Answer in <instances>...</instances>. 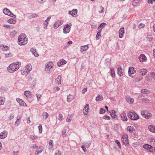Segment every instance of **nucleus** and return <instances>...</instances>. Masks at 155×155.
I'll use <instances>...</instances> for the list:
<instances>
[{
  "instance_id": "13d9d810",
  "label": "nucleus",
  "mask_w": 155,
  "mask_h": 155,
  "mask_svg": "<svg viewBox=\"0 0 155 155\" xmlns=\"http://www.w3.org/2000/svg\"><path fill=\"white\" fill-rule=\"evenodd\" d=\"M38 16V15L36 14H31V17L32 18H36Z\"/></svg>"
},
{
  "instance_id": "7ed1b4c3",
  "label": "nucleus",
  "mask_w": 155,
  "mask_h": 155,
  "mask_svg": "<svg viewBox=\"0 0 155 155\" xmlns=\"http://www.w3.org/2000/svg\"><path fill=\"white\" fill-rule=\"evenodd\" d=\"M128 117L133 120H136L139 118L138 115L134 111L129 112L128 114Z\"/></svg>"
},
{
  "instance_id": "f3484780",
  "label": "nucleus",
  "mask_w": 155,
  "mask_h": 155,
  "mask_svg": "<svg viewBox=\"0 0 155 155\" xmlns=\"http://www.w3.org/2000/svg\"><path fill=\"white\" fill-rule=\"evenodd\" d=\"M141 113L142 114H143V116L147 119H149L151 115V114L148 113H145L144 111L142 112Z\"/></svg>"
},
{
  "instance_id": "3c124183",
  "label": "nucleus",
  "mask_w": 155,
  "mask_h": 155,
  "mask_svg": "<svg viewBox=\"0 0 155 155\" xmlns=\"http://www.w3.org/2000/svg\"><path fill=\"white\" fill-rule=\"evenodd\" d=\"M103 118L105 120H110V117L108 115H104V116Z\"/></svg>"
},
{
  "instance_id": "7c9ffc66",
  "label": "nucleus",
  "mask_w": 155,
  "mask_h": 155,
  "mask_svg": "<svg viewBox=\"0 0 155 155\" xmlns=\"http://www.w3.org/2000/svg\"><path fill=\"white\" fill-rule=\"evenodd\" d=\"M143 147L147 150L150 149L152 148V146L148 144H145L143 146Z\"/></svg>"
},
{
  "instance_id": "cd10ccee",
  "label": "nucleus",
  "mask_w": 155,
  "mask_h": 155,
  "mask_svg": "<svg viewBox=\"0 0 155 155\" xmlns=\"http://www.w3.org/2000/svg\"><path fill=\"white\" fill-rule=\"evenodd\" d=\"M3 12L4 14L8 15L10 12V11L6 8H4L3 10Z\"/></svg>"
},
{
  "instance_id": "2eb2a0df",
  "label": "nucleus",
  "mask_w": 155,
  "mask_h": 155,
  "mask_svg": "<svg viewBox=\"0 0 155 155\" xmlns=\"http://www.w3.org/2000/svg\"><path fill=\"white\" fill-rule=\"evenodd\" d=\"M66 61L64 59L60 60L57 63V64L58 66H61V65L65 64L66 63Z\"/></svg>"
},
{
  "instance_id": "052dcab7",
  "label": "nucleus",
  "mask_w": 155,
  "mask_h": 155,
  "mask_svg": "<svg viewBox=\"0 0 155 155\" xmlns=\"http://www.w3.org/2000/svg\"><path fill=\"white\" fill-rule=\"evenodd\" d=\"M3 27L6 28H7L10 29L11 28V26L9 25H4Z\"/></svg>"
},
{
  "instance_id": "864d4df0",
  "label": "nucleus",
  "mask_w": 155,
  "mask_h": 155,
  "mask_svg": "<svg viewBox=\"0 0 155 155\" xmlns=\"http://www.w3.org/2000/svg\"><path fill=\"white\" fill-rule=\"evenodd\" d=\"M49 145L51 146V148H53V147L54 144L52 140H50L49 143Z\"/></svg>"
},
{
  "instance_id": "bb28decb",
  "label": "nucleus",
  "mask_w": 155,
  "mask_h": 155,
  "mask_svg": "<svg viewBox=\"0 0 155 155\" xmlns=\"http://www.w3.org/2000/svg\"><path fill=\"white\" fill-rule=\"evenodd\" d=\"M0 48L4 51H7L9 49V47L3 45H1Z\"/></svg>"
},
{
  "instance_id": "bf43d9fd",
  "label": "nucleus",
  "mask_w": 155,
  "mask_h": 155,
  "mask_svg": "<svg viewBox=\"0 0 155 155\" xmlns=\"http://www.w3.org/2000/svg\"><path fill=\"white\" fill-rule=\"evenodd\" d=\"M71 117L69 116H68V117H67V118L66 119V121L67 122H70L71 121Z\"/></svg>"
},
{
  "instance_id": "20e7f679",
  "label": "nucleus",
  "mask_w": 155,
  "mask_h": 155,
  "mask_svg": "<svg viewBox=\"0 0 155 155\" xmlns=\"http://www.w3.org/2000/svg\"><path fill=\"white\" fill-rule=\"evenodd\" d=\"M71 26V23L65 25L63 29V33L64 34L68 33L70 31Z\"/></svg>"
},
{
  "instance_id": "0eeeda50",
  "label": "nucleus",
  "mask_w": 155,
  "mask_h": 155,
  "mask_svg": "<svg viewBox=\"0 0 155 155\" xmlns=\"http://www.w3.org/2000/svg\"><path fill=\"white\" fill-rule=\"evenodd\" d=\"M63 23V21L61 20H58L55 21L54 24L53 28L54 29H57L59 26Z\"/></svg>"
},
{
  "instance_id": "4c0bfd02",
  "label": "nucleus",
  "mask_w": 155,
  "mask_h": 155,
  "mask_svg": "<svg viewBox=\"0 0 155 155\" xmlns=\"http://www.w3.org/2000/svg\"><path fill=\"white\" fill-rule=\"evenodd\" d=\"M101 30L100 29V30H98V31L96 35V40H98L100 38V37H101Z\"/></svg>"
},
{
  "instance_id": "ddd939ff",
  "label": "nucleus",
  "mask_w": 155,
  "mask_h": 155,
  "mask_svg": "<svg viewBox=\"0 0 155 155\" xmlns=\"http://www.w3.org/2000/svg\"><path fill=\"white\" fill-rule=\"evenodd\" d=\"M119 37L122 38L124 35V27L121 28L119 31Z\"/></svg>"
},
{
  "instance_id": "09e8293b",
  "label": "nucleus",
  "mask_w": 155,
  "mask_h": 155,
  "mask_svg": "<svg viewBox=\"0 0 155 155\" xmlns=\"http://www.w3.org/2000/svg\"><path fill=\"white\" fill-rule=\"evenodd\" d=\"M5 57L7 58L10 57L12 56V55L10 53L8 54H5Z\"/></svg>"
},
{
  "instance_id": "5fc2aeb1",
  "label": "nucleus",
  "mask_w": 155,
  "mask_h": 155,
  "mask_svg": "<svg viewBox=\"0 0 155 155\" xmlns=\"http://www.w3.org/2000/svg\"><path fill=\"white\" fill-rule=\"evenodd\" d=\"M8 15L14 18H15L16 17V15L12 13L11 12Z\"/></svg>"
},
{
  "instance_id": "e2e57ef3",
  "label": "nucleus",
  "mask_w": 155,
  "mask_h": 155,
  "mask_svg": "<svg viewBox=\"0 0 155 155\" xmlns=\"http://www.w3.org/2000/svg\"><path fill=\"white\" fill-rule=\"evenodd\" d=\"M62 115L61 114H59L58 115V119L59 120H61L62 119Z\"/></svg>"
},
{
  "instance_id": "4468645a",
  "label": "nucleus",
  "mask_w": 155,
  "mask_h": 155,
  "mask_svg": "<svg viewBox=\"0 0 155 155\" xmlns=\"http://www.w3.org/2000/svg\"><path fill=\"white\" fill-rule=\"evenodd\" d=\"M139 59L140 62H143L146 60V57L143 54H141L139 57Z\"/></svg>"
},
{
  "instance_id": "774afa93",
  "label": "nucleus",
  "mask_w": 155,
  "mask_h": 155,
  "mask_svg": "<svg viewBox=\"0 0 155 155\" xmlns=\"http://www.w3.org/2000/svg\"><path fill=\"white\" fill-rule=\"evenodd\" d=\"M19 152V151H13L11 155H17Z\"/></svg>"
},
{
  "instance_id": "49530a36",
  "label": "nucleus",
  "mask_w": 155,
  "mask_h": 155,
  "mask_svg": "<svg viewBox=\"0 0 155 155\" xmlns=\"http://www.w3.org/2000/svg\"><path fill=\"white\" fill-rule=\"evenodd\" d=\"M68 127H66L65 128H64V130L62 131V135L64 136H66V135L65 134L66 132V129L65 128H67Z\"/></svg>"
},
{
  "instance_id": "b1692460",
  "label": "nucleus",
  "mask_w": 155,
  "mask_h": 155,
  "mask_svg": "<svg viewBox=\"0 0 155 155\" xmlns=\"http://www.w3.org/2000/svg\"><path fill=\"white\" fill-rule=\"evenodd\" d=\"M8 22L10 24H14L16 23V20L15 18H11L8 21Z\"/></svg>"
},
{
  "instance_id": "79ce46f5",
  "label": "nucleus",
  "mask_w": 155,
  "mask_h": 155,
  "mask_svg": "<svg viewBox=\"0 0 155 155\" xmlns=\"http://www.w3.org/2000/svg\"><path fill=\"white\" fill-rule=\"evenodd\" d=\"M48 23V21H45L43 24V27L44 29H46L47 28Z\"/></svg>"
},
{
  "instance_id": "c85d7f7f",
  "label": "nucleus",
  "mask_w": 155,
  "mask_h": 155,
  "mask_svg": "<svg viewBox=\"0 0 155 155\" xmlns=\"http://www.w3.org/2000/svg\"><path fill=\"white\" fill-rule=\"evenodd\" d=\"M5 100V97H0V105L4 104Z\"/></svg>"
},
{
  "instance_id": "6ab92c4d",
  "label": "nucleus",
  "mask_w": 155,
  "mask_h": 155,
  "mask_svg": "<svg viewBox=\"0 0 155 155\" xmlns=\"http://www.w3.org/2000/svg\"><path fill=\"white\" fill-rule=\"evenodd\" d=\"M32 67L31 64H29L25 66V70L28 73L29 72L32 70Z\"/></svg>"
},
{
  "instance_id": "473e14b6",
  "label": "nucleus",
  "mask_w": 155,
  "mask_h": 155,
  "mask_svg": "<svg viewBox=\"0 0 155 155\" xmlns=\"http://www.w3.org/2000/svg\"><path fill=\"white\" fill-rule=\"evenodd\" d=\"M110 74L111 76L113 78H114L115 77V74L114 68H111L110 69Z\"/></svg>"
},
{
  "instance_id": "4be33fe9",
  "label": "nucleus",
  "mask_w": 155,
  "mask_h": 155,
  "mask_svg": "<svg viewBox=\"0 0 155 155\" xmlns=\"http://www.w3.org/2000/svg\"><path fill=\"white\" fill-rule=\"evenodd\" d=\"M61 77L60 75H58L57 78L55 79V82L56 84H61Z\"/></svg>"
},
{
  "instance_id": "f03ea898",
  "label": "nucleus",
  "mask_w": 155,
  "mask_h": 155,
  "mask_svg": "<svg viewBox=\"0 0 155 155\" xmlns=\"http://www.w3.org/2000/svg\"><path fill=\"white\" fill-rule=\"evenodd\" d=\"M25 34L22 33L18 37V44L20 45H25L28 42V39Z\"/></svg>"
},
{
  "instance_id": "39448f33",
  "label": "nucleus",
  "mask_w": 155,
  "mask_h": 155,
  "mask_svg": "<svg viewBox=\"0 0 155 155\" xmlns=\"http://www.w3.org/2000/svg\"><path fill=\"white\" fill-rule=\"evenodd\" d=\"M53 64L52 62H49L45 66V70L47 71H52L53 70Z\"/></svg>"
},
{
  "instance_id": "72a5a7b5",
  "label": "nucleus",
  "mask_w": 155,
  "mask_h": 155,
  "mask_svg": "<svg viewBox=\"0 0 155 155\" xmlns=\"http://www.w3.org/2000/svg\"><path fill=\"white\" fill-rule=\"evenodd\" d=\"M29 137L32 141H34L35 139L37 138L38 137L34 134H31L30 135Z\"/></svg>"
},
{
  "instance_id": "f257e3e1",
  "label": "nucleus",
  "mask_w": 155,
  "mask_h": 155,
  "mask_svg": "<svg viewBox=\"0 0 155 155\" xmlns=\"http://www.w3.org/2000/svg\"><path fill=\"white\" fill-rule=\"evenodd\" d=\"M21 65V63L20 62H16L9 65L7 68L8 71L12 73L17 70Z\"/></svg>"
},
{
  "instance_id": "f704fd0d",
  "label": "nucleus",
  "mask_w": 155,
  "mask_h": 155,
  "mask_svg": "<svg viewBox=\"0 0 155 155\" xmlns=\"http://www.w3.org/2000/svg\"><path fill=\"white\" fill-rule=\"evenodd\" d=\"M31 51L32 53L34 55L35 57H38V56L39 55L37 53L35 49H34L33 48H31Z\"/></svg>"
},
{
  "instance_id": "a211bd4d",
  "label": "nucleus",
  "mask_w": 155,
  "mask_h": 155,
  "mask_svg": "<svg viewBox=\"0 0 155 155\" xmlns=\"http://www.w3.org/2000/svg\"><path fill=\"white\" fill-rule=\"evenodd\" d=\"M16 101L19 103L20 106H24L26 104L20 98H17Z\"/></svg>"
},
{
  "instance_id": "69168bd1",
  "label": "nucleus",
  "mask_w": 155,
  "mask_h": 155,
  "mask_svg": "<svg viewBox=\"0 0 155 155\" xmlns=\"http://www.w3.org/2000/svg\"><path fill=\"white\" fill-rule=\"evenodd\" d=\"M36 96L38 99V101H39V99L41 97V95L39 94H36Z\"/></svg>"
},
{
  "instance_id": "c756f323",
  "label": "nucleus",
  "mask_w": 155,
  "mask_h": 155,
  "mask_svg": "<svg viewBox=\"0 0 155 155\" xmlns=\"http://www.w3.org/2000/svg\"><path fill=\"white\" fill-rule=\"evenodd\" d=\"M147 71V70L145 69H142L140 70V72L142 75H145Z\"/></svg>"
},
{
  "instance_id": "c03bdc74",
  "label": "nucleus",
  "mask_w": 155,
  "mask_h": 155,
  "mask_svg": "<svg viewBox=\"0 0 155 155\" xmlns=\"http://www.w3.org/2000/svg\"><path fill=\"white\" fill-rule=\"evenodd\" d=\"M147 40L149 41H150L151 40H152L153 39V37L152 36L150 35H147Z\"/></svg>"
},
{
  "instance_id": "338daca9",
  "label": "nucleus",
  "mask_w": 155,
  "mask_h": 155,
  "mask_svg": "<svg viewBox=\"0 0 155 155\" xmlns=\"http://www.w3.org/2000/svg\"><path fill=\"white\" fill-rule=\"evenodd\" d=\"M100 8L101 9V11H99V12L100 13H102L104 12V8L101 6H100Z\"/></svg>"
},
{
  "instance_id": "8fccbe9b",
  "label": "nucleus",
  "mask_w": 155,
  "mask_h": 155,
  "mask_svg": "<svg viewBox=\"0 0 155 155\" xmlns=\"http://www.w3.org/2000/svg\"><path fill=\"white\" fill-rule=\"evenodd\" d=\"M115 143L117 144V146L120 148H121V146L120 142L118 140H116L115 141Z\"/></svg>"
},
{
  "instance_id": "9d476101",
  "label": "nucleus",
  "mask_w": 155,
  "mask_h": 155,
  "mask_svg": "<svg viewBox=\"0 0 155 155\" xmlns=\"http://www.w3.org/2000/svg\"><path fill=\"white\" fill-rule=\"evenodd\" d=\"M8 132L6 130H4L0 134V138L3 139L6 137L7 136Z\"/></svg>"
},
{
  "instance_id": "aec40b11",
  "label": "nucleus",
  "mask_w": 155,
  "mask_h": 155,
  "mask_svg": "<svg viewBox=\"0 0 155 155\" xmlns=\"http://www.w3.org/2000/svg\"><path fill=\"white\" fill-rule=\"evenodd\" d=\"M149 130L152 133H155V126L154 125H150L148 127Z\"/></svg>"
},
{
  "instance_id": "dca6fc26",
  "label": "nucleus",
  "mask_w": 155,
  "mask_h": 155,
  "mask_svg": "<svg viewBox=\"0 0 155 155\" xmlns=\"http://www.w3.org/2000/svg\"><path fill=\"white\" fill-rule=\"evenodd\" d=\"M89 109V104H87L85 106L83 110V112L84 115H87L88 114V110Z\"/></svg>"
},
{
  "instance_id": "6e6d98bb",
  "label": "nucleus",
  "mask_w": 155,
  "mask_h": 155,
  "mask_svg": "<svg viewBox=\"0 0 155 155\" xmlns=\"http://www.w3.org/2000/svg\"><path fill=\"white\" fill-rule=\"evenodd\" d=\"M61 153L60 151L57 150L56 151L54 155H61Z\"/></svg>"
},
{
  "instance_id": "1a4fd4ad",
  "label": "nucleus",
  "mask_w": 155,
  "mask_h": 155,
  "mask_svg": "<svg viewBox=\"0 0 155 155\" xmlns=\"http://www.w3.org/2000/svg\"><path fill=\"white\" fill-rule=\"evenodd\" d=\"M128 74L129 76L133 77V76H132V74H134L135 72L136 71L134 70V69L133 67H130L129 68L128 70Z\"/></svg>"
},
{
  "instance_id": "0e129e2a",
  "label": "nucleus",
  "mask_w": 155,
  "mask_h": 155,
  "mask_svg": "<svg viewBox=\"0 0 155 155\" xmlns=\"http://www.w3.org/2000/svg\"><path fill=\"white\" fill-rule=\"evenodd\" d=\"M110 114L111 116H112V115H113L114 116H116V112L114 110H112V112H111Z\"/></svg>"
},
{
  "instance_id": "e433bc0d",
  "label": "nucleus",
  "mask_w": 155,
  "mask_h": 155,
  "mask_svg": "<svg viewBox=\"0 0 155 155\" xmlns=\"http://www.w3.org/2000/svg\"><path fill=\"white\" fill-rule=\"evenodd\" d=\"M73 99V96L72 95H69L67 97V101L68 102H70Z\"/></svg>"
},
{
  "instance_id": "4d7b16f0",
  "label": "nucleus",
  "mask_w": 155,
  "mask_h": 155,
  "mask_svg": "<svg viewBox=\"0 0 155 155\" xmlns=\"http://www.w3.org/2000/svg\"><path fill=\"white\" fill-rule=\"evenodd\" d=\"M145 25V24L141 23L138 26V28H143Z\"/></svg>"
},
{
  "instance_id": "a18cd8bd",
  "label": "nucleus",
  "mask_w": 155,
  "mask_h": 155,
  "mask_svg": "<svg viewBox=\"0 0 155 155\" xmlns=\"http://www.w3.org/2000/svg\"><path fill=\"white\" fill-rule=\"evenodd\" d=\"M106 110L103 108H101L100 111V113L101 114H104Z\"/></svg>"
},
{
  "instance_id": "412c9836",
  "label": "nucleus",
  "mask_w": 155,
  "mask_h": 155,
  "mask_svg": "<svg viewBox=\"0 0 155 155\" xmlns=\"http://www.w3.org/2000/svg\"><path fill=\"white\" fill-rule=\"evenodd\" d=\"M31 92L29 91H25L24 92V95L27 98L30 97L31 95Z\"/></svg>"
},
{
  "instance_id": "a19ab883",
  "label": "nucleus",
  "mask_w": 155,
  "mask_h": 155,
  "mask_svg": "<svg viewBox=\"0 0 155 155\" xmlns=\"http://www.w3.org/2000/svg\"><path fill=\"white\" fill-rule=\"evenodd\" d=\"M141 92L143 94H147L149 93V91L148 90L144 89H142Z\"/></svg>"
},
{
  "instance_id": "393cba45",
  "label": "nucleus",
  "mask_w": 155,
  "mask_h": 155,
  "mask_svg": "<svg viewBox=\"0 0 155 155\" xmlns=\"http://www.w3.org/2000/svg\"><path fill=\"white\" fill-rule=\"evenodd\" d=\"M106 25V23L104 22H103L101 23L100 25L98 27V28H97V29L98 30H100V29L101 30V31H102V28H104L105 26Z\"/></svg>"
},
{
  "instance_id": "6e6552de",
  "label": "nucleus",
  "mask_w": 155,
  "mask_h": 155,
  "mask_svg": "<svg viewBox=\"0 0 155 155\" xmlns=\"http://www.w3.org/2000/svg\"><path fill=\"white\" fill-rule=\"evenodd\" d=\"M120 117L121 119L124 121H126L127 120L126 114L124 111H123L120 114Z\"/></svg>"
},
{
  "instance_id": "9b49d317",
  "label": "nucleus",
  "mask_w": 155,
  "mask_h": 155,
  "mask_svg": "<svg viewBox=\"0 0 155 155\" xmlns=\"http://www.w3.org/2000/svg\"><path fill=\"white\" fill-rule=\"evenodd\" d=\"M117 74L119 76H122L123 74V69L120 66H119L117 69Z\"/></svg>"
},
{
  "instance_id": "58836bf2",
  "label": "nucleus",
  "mask_w": 155,
  "mask_h": 155,
  "mask_svg": "<svg viewBox=\"0 0 155 155\" xmlns=\"http://www.w3.org/2000/svg\"><path fill=\"white\" fill-rule=\"evenodd\" d=\"M42 116L43 118L46 119L48 118V113L46 112H44L43 113Z\"/></svg>"
},
{
  "instance_id": "2f4dec72",
  "label": "nucleus",
  "mask_w": 155,
  "mask_h": 155,
  "mask_svg": "<svg viewBox=\"0 0 155 155\" xmlns=\"http://www.w3.org/2000/svg\"><path fill=\"white\" fill-rule=\"evenodd\" d=\"M134 130V128L132 126H129L127 128V130L130 133L132 132Z\"/></svg>"
},
{
  "instance_id": "423d86ee",
  "label": "nucleus",
  "mask_w": 155,
  "mask_h": 155,
  "mask_svg": "<svg viewBox=\"0 0 155 155\" xmlns=\"http://www.w3.org/2000/svg\"><path fill=\"white\" fill-rule=\"evenodd\" d=\"M121 139L123 143V144L127 146L129 144L128 136L126 135H123L122 136Z\"/></svg>"
},
{
  "instance_id": "a878e982",
  "label": "nucleus",
  "mask_w": 155,
  "mask_h": 155,
  "mask_svg": "<svg viewBox=\"0 0 155 155\" xmlns=\"http://www.w3.org/2000/svg\"><path fill=\"white\" fill-rule=\"evenodd\" d=\"M103 99L102 95L101 94H99L96 98V101H102Z\"/></svg>"
},
{
  "instance_id": "de8ad7c7",
  "label": "nucleus",
  "mask_w": 155,
  "mask_h": 155,
  "mask_svg": "<svg viewBox=\"0 0 155 155\" xmlns=\"http://www.w3.org/2000/svg\"><path fill=\"white\" fill-rule=\"evenodd\" d=\"M38 128L39 130V133L41 134L42 131V126L41 124H40L38 127Z\"/></svg>"
},
{
  "instance_id": "c9c22d12",
  "label": "nucleus",
  "mask_w": 155,
  "mask_h": 155,
  "mask_svg": "<svg viewBox=\"0 0 155 155\" xmlns=\"http://www.w3.org/2000/svg\"><path fill=\"white\" fill-rule=\"evenodd\" d=\"M126 99L127 102L131 104L133 103L134 101V100L132 98H130V97H127Z\"/></svg>"
},
{
  "instance_id": "5701e85b",
  "label": "nucleus",
  "mask_w": 155,
  "mask_h": 155,
  "mask_svg": "<svg viewBox=\"0 0 155 155\" xmlns=\"http://www.w3.org/2000/svg\"><path fill=\"white\" fill-rule=\"evenodd\" d=\"M88 48V45L81 46V51H86Z\"/></svg>"
},
{
  "instance_id": "f8f14e48",
  "label": "nucleus",
  "mask_w": 155,
  "mask_h": 155,
  "mask_svg": "<svg viewBox=\"0 0 155 155\" xmlns=\"http://www.w3.org/2000/svg\"><path fill=\"white\" fill-rule=\"evenodd\" d=\"M78 10L76 9H73L71 11H69L68 13L72 16L74 17L77 14Z\"/></svg>"
},
{
  "instance_id": "680f3d73",
  "label": "nucleus",
  "mask_w": 155,
  "mask_h": 155,
  "mask_svg": "<svg viewBox=\"0 0 155 155\" xmlns=\"http://www.w3.org/2000/svg\"><path fill=\"white\" fill-rule=\"evenodd\" d=\"M20 120H17L15 122V125L17 126H18L19 124H20Z\"/></svg>"
},
{
  "instance_id": "37998d69",
  "label": "nucleus",
  "mask_w": 155,
  "mask_h": 155,
  "mask_svg": "<svg viewBox=\"0 0 155 155\" xmlns=\"http://www.w3.org/2000/svg\"><path fill=\"white\" fill-rule=\"evenodd\" d=\"M39 148L41 149V150H38V151H37V153H35V155H38V154L42 152L43 150V149H42V147H39Z\"/></svg>"
},
{
  "instance_id": "603ef678",
  "label": "nucleus",
  "mask_w": 155,
  "mask_h": 155,
  "mask_svg": "<svg viewBox=\"0 0 155 155\" xmlns=\"http://www.w3.org/2000/svg\"><path fill=\"white\" fill-rule=\"evenodd\" d=\"M81 148L82 149V150L84 152H87V150L85 146L84 145L81 146Z\"/></svg>"
},
{
  "instance_id": "ea45409f",
  "label": "nucleus",
  "mask_w": 155,
  "mask_h": 155,
  "mask_svg": "<svg viewBox=\"0 0 155 155\" xmlns=\"http://www.w3.org/2000/svg\"><path fill=\"white\" fill-rule=\"evenodd\" d=\"M16 34V32L15 31H12L10 33V36L11 37H14L15 35Z\"/></svg>"
}]
</instances>
